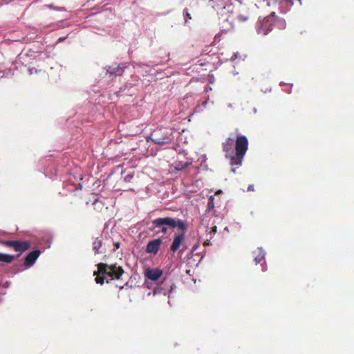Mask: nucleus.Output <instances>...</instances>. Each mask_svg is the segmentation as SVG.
Here are the masks:
<instances>
[{"mask_svg": "<svg viewBox=\"0 0 354 354\" xmlns=\"http://www.w3.org/2000/svg\"><path fill=\"white\" fill-rule=\"evenodd\" d=\"M4 244L6 246L12 248L15 251L20 253L25 252L30 247L28 241L10 240L5 241Z\"/></svg>", "mask_w": 354, "mask_h": 354, "instance_id": "4", "label": "nucleus"}, {"mask_svg": "<svg viewBox=\"0 0 354 354\" xmlns=\"http://www.w3.org/2000/svg\"><path fill=\"white\" fill-rule=\"evenodd\" d=\"M98 270L94 272V274L97 275L95 281L97 283L102 285L106 280L120 279L123 274L124 270L120 266L116 264L109 266L106 263H100L97 265Z\"/></svg>", "mask_w": 354, "mask_h": 354, "instance_id": "3", "label": "nucleus"}, {"mask_svg": "<svg viewBox=\"0 0 354 354\" xmlns=\"http://www.w3.org/2000/svg\"><path fill=\"white\" fill-rule=\"evenodd\" d=\"M93 250L95 254H101L103 253L102 250H100L102 247V239L100 238H96L94 241L93 243Z\"/></svg>", "mask_w": 354, "mask_h": 354, "instance_id": "11", "label": "nucleus"}, {"mask_svg": "<svg viewBox=\"0 0 354 354\" xmlns=\"http://www.w3.org/2000/svg\"><path fill=\"white\" fill-rule=\"evenodd\" d=\"M237 19L239 21H241V22H244V21H246L248 19V17L247 16H244L243 15H239L238 17H237Z\"/></svg>", "mask_w": 354, "mask_h": 354, "instance_id": "19", "label": "nucleus"}, {"mask_svg": "<svg viewBox=\"0 0 354 354\" xmlns=\"http://www.w3.org/2000/svg\"><path fill=\"white\" fill-rule=\"evenodd\" d=\"M191 164H192V161L187 160L184 163L182 161H178V170L182 169Z\"/></svg>", "mask_w": 354, "mask_h": 354, "instance_id": "15", "label": "nucleus"}, {"mask_svg": "<svg viewBox=\"0 0 354 354\" xmlns=\"http://www.w3.org/2000/svg\"><path fill=\"white\" fill-rule=\"evenodd\" d=\"M215 196H210L208 198V203L207 205V210L210 211L214 209L215 205Z\"/></svg>", "mask_w": 354, "mask_h": 354, "instance_id": "13", "label": "nucleus"}, {"mask_svg": "<svg viewBox=\"0 0 354 354\" xmlns=\"http://www.w3.org/2000/svg\"><path fill=\"white\" fill-rule=\"evenodd\" d=\"M299 1H301V0H299Z\"/></svg>", "mask_w": 354, "mask_h": 354, "instance_id": "26", "label": "nucleus"}, {"mask_svg": "<svg viewBox=\"0 0 354 354\" xmlns=\"http://www.w3.org/2000/svg\"><path fill=\"white\" fill-rule=\"evenodd\" d=\"M171 248L173 252H176L177 250V234H174Z\"/></svg>", "mask_w": 354, "mask_h": 354, "instance_id": "14", "label": "nucleus"}, {"mask_svg": "<svg viewBox=\"0 0 354 354\" xmlns=\"http://www.w3.org/2000/svg\"><path fill=\"white\" fill-rule=\"evenodd\" d=\"M285 1H287V2H289L290 5L293 4L292 0H285Z\"/></svg>", "mask_w": 354, "mask_h": 354, "instance_id": "24", "label": "nucleus"}, {"mask_svg": "<svg viewBox=\"0 0 354 354\" xmlns=\"http://www.w3.org/2000/svg\"><path fill=\"white\" fill-rule=\"evenodd\" d=\"M248 192H253L254 191V187L253 185H250L247 188Z\"/></svg>", "mask_w": 354, "mask_h": 354, "instance_id": "21", "label": "nucleus"}, {"mask_svg": "<svg viewBox=\"0 0 354 354\" xmlns=\"http://www.w3.org/2000/svg\"><path fill=\"white\" fill-rule=\"evenodd\" d=\"M93 205H94V209L99 212H100L104 206V203L98 198L94 200Z\"/></svg>", "mask_w": 354, "mask_h": 354, "instance_id": "12", "label": "nucleus"}, {"mask_svg": "<svg viewBox=\"0 0 354 354\" xmlns=\"http://www.w3.org/2000/svg\"><path fill=\"white\" fill-rule=\"evenodd\" d=\"M185 14V23H187L188 20H190L192 19L191 15L188 12L187 10H184Z\"/></svg>", "mask_w": 354, "mask_h": 354, "instance_id": "18", "label": "nucleus"}, {"mask_svg": "<svg viewBox=\"0 0 354 354\" xmlns=\"http://www.w3.org/2000/svg\"><path fill=\"white\" fill-rule=\"evenodd\" d=\"M153 221H165V222H167V221H174V219H173L171 218L166 217V218H159L155 219Z\"/></svg>", "mask_w": 354, "mask_h": 354, "instance_id": "17", "label": "nucleus"}, {"mask_svg": "<svg viewBox=\"0 0 354 354\" xmlns=\"http://www.w3.org/2000/svg\"><path fill=\"white\" fill-rule=\"evenodd\" d=\"M20 254L17 255L8 254L0 252V261L4 263H11L14 259L19 257Z\"/></svg>", "mask_w": 354, "mask_h": 354, "instance_id": "9", "label": "nucleus"}, {"mask_svg": "<svg viewBox=\"0 0 354 354\" xmlns=\"http://www.w3.org/2000/svg\"><path fill=\"white\" fill-rule=\"evenodd\" d=\"M285 29L286 23L284 19L279 17L274 12L263 18L259 17L256 24V31L258 35H267L274 27Z\"/></svg>", "mask_w": 354, "mask_h": 354, "instance_id": "2", "label": "nucleus"}, {"mask_svg": "<svg viewBox=\"0 0 354 354\" xmlns=\"http://www.w3.org/2000/svg\"><path fill=\"white\" fill-rule=\"evenodd\" d=\"M156 226H160L162 225H168L175 228L177 227V223H154Z\"/></svg>", "mask_w": 354, "mask_h": 354, "instance_id": "16", "label": "nucleus"}, {"mask_svg": "<svg viewBox=\"0 0 354 354\" xmlns=\"http://www.w3.org/2000/svg\"><path fill=\"white\" fill-rule=\"evenodd\" d=\"M221 193H222V191H221V190H218V191H217V192H216L215 196L218 195V194H221Z\"/></svg>", "mask_w": 354, "mask_h": 354, "instance_id": "22", "label": "nucleus"}, {"mask_svg": "<svg viewBox=\"0 0 354 354\" xmlns=\"http://www.w3.org/2000/svg\"><path fill=\"white\" fill-rule=\"evenodd\" d=\"M115 248H116L117 249H118V248H120V243H115Z\"/></svg>", "mask_w": 354, "mask_h": 354, "instance_id": "23", "label": "nucleus"}, {"mask_svg": "<svg viewBox=\"0 0 354 354\" xmlns=\"http://www.w3.org/2000/svg\"><path fill=\"white\" fill-rule=\"evenodd\" d=\"M124 68H126V66L123 65H119L117 67L109 66L106 68V71L111 75H121Z\"/></svg>", "mask_w": 354, "mask_h": 354, "instance_id": "10", "label": "nucleus"}, {"mask_svg": "<svg viewBox=\"0 0 354 354\" xmlns=\"http://www.w3.org/2000/svg\"><path fill=\"white\" fill-rule=\"evenodd\" d=\"M158 131H156L153 133L151 134V136L147 138V140L149 141V140H151L153 142L158 145H162L165 143H167L169 142V138H152L153 136H156Z\"/></svg>", "mask_w": 354, "mask_h": 354, "instance_id": "8", "label": "nucleus"}, {"mask_svg": "<svg viewBox=\"0 0 354 354\" xmlns=\"http://www.w3.org/2000/svg\"><path fill=\"white\" fill-rule=\"evenodd\" d=\"M145 283H146L147 287L148 288H150V286H149V282H148L147 281H146Z\"/></svg>", "mask_w": 354, "mask_h": 354, "instance_id": "25", "label": "nucleus"}, {"mask_svg": "<svg viewBox=\"0 0 354 354\" xmlns=\"http://www.w3.org/2000/svg\"><path fill=\"white\" fill-rule=\"evenodd\" d=\"M174 289V287L173 286H171V291H172ZM168 298H169V301H168V304L170 305V306H172V304H171V292H170L169 293V295H168Z\"/></svg>", "mask_w": 354, "mask_h": 354, "instance_id": "20", "label": "nucleus"}, {"mask_svg": "<svg viewBox=\"0 0 354 354\" xmlns=\"http://www.w3.org/2000/svg\"><path fill=\"white\" fill-rule=\"evenodd\" d=\"M161 241L160 239H153L150 241L146 248V252L148 253L156 254L160 249Z\"/></svg>", "mask_w": 354, "mask_h": 354, "instance_id": "7", "label": "nucleus"}, {"mask_svg": "<svg viewBox=\"0 0 354 354\" xmlns=\"http://www.w3.org/2000/svg\"><path fill=\"white\" fill-rule=\"evenodd\" d=\"M41 254L39 250H34L27 254L24 261V266L26 268H30L33 266L37 258Z\"/></svg>", "mask_w": 354, "mask_h": 354, "instance_id": "5", "label": "nucleus"}, {"mask_svg": "<svg viewBox=\"0 0 354 354\" xmlns=\"http://www.w3.org/2000/svg\"><path fill=\"white\" fill-rule=\"evenodd\" d=\"M222 147L225 157L230 160L232 166H240L248 149V140L246 136H237L234 141L233 138H228L223 142Z\"/></svg>", "mask_w": 354, "mask_h": 354, "instance_id": "1", "label": "nucleus"}, {"mask_svg": "<svg viewBox=\"0 0 354 354\" xmlns=\"http://www.w3.org/2000/svg\"><path fill=\"white\" fill-rule=\"evenodd\" d=\"M162 271L160 269H148L145 272L147 279L151 281H156L162 276Z\"/></svg>", "mask_w": 354, "mask_h": 354, "instance_id": "6", "label": "nucleus"}]
</instances>
